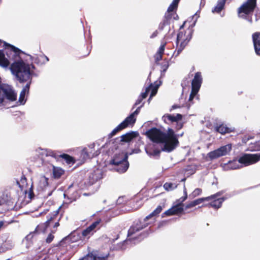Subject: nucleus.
Segmentation results:
<instances>
[{
  "label": "nucleus",
  "mask_w": 260,
  "mask_h": 260,
  "mask_svg": "<svg viewBox=\"0 0 260 260\" xmlns=\"http://www.w3.org/2000/svg\"><path fill=\"white\" fill-rule=\"evenodd\" d=\"M4 46L5 47V52L0 50V66L4 68H8L10 63L9 59L14 60L9 68L12 74L20 83L26 82L20 93L18 100L20 105H24L26 102L25 96L29 92L32 77L34 74L31 68L34 69L35 66L25 62L22 59L18 60L21 52L19 48L5 42H4Z\"/></svg>",
  "instance_id": "nucleus-1"
},
{
  "label": "nucleus",
  "mask_w": 260,
  "mask_h": 260,
  "mask_svg": "<svg viewBox=\"0 0 260 260\" xmlns=\"http://www.w3.org/2000/svg\"><path fill=\"white\" fill-rule=\"evenodd\" d=\"M147 137L153 142L164 144L162 151L170 152L172 151L178 145L177 136L171 128L167 133H164L155 127L151 128L146 132Z\"/></svg>",
  "instance_id": "nucleus-2"
},
{
  "label": "nucleus",
  "mask_w": 260,
  "mask_h": 260,
  "mask_svg": "<svg viewBox=\"0 0 260 260\" xmlns=\"http://www.w3.org/2000/svg\"><path fill=\"white\" fill-rule=\"evenodd\" d=\"M260 160V154H244L241 156L238 160L229 161L224 164L223 166V170L225 171L229 170H235L242 167L243 165L247 166L255 164Z\"/></svg>",
  "instance_id": "nucleus-3"
},
{
  "label": "nucleus",
  "mask_w": 260,
  "mask_h": 260,
  "mask_svg": "<svg viewBox=\"0 0 260 260\" xmlns=\"http://www.w3.org/2000/svg\"><path fill=\"white\" fill-rule=\"evenodd\" d=\"M162 210L161 206H158L151 214L144 219L143 221L140 220L134 222L128 231V237L132 236L136 233L147 227L148 225L153 223L155 221V216L158 215Z\"/></svg>",
  "instance_id": "nucleus-4"
},
{
  "label": "nucleus",
  "mask_w": 260,
  "mask_h": 260,
  "mask_svg": "<svg viewBox=\"0 0 260 260\" xmlns=\"http://www.w3.org/2000/svg\"><path fill=\"white\" fill-rule=\"evenodd\" d=\"M256 5V0H247L238 8V13L240 18L246 20L250 23H252L251 17L249 15L253 12Z\"/></svg>",
  "instance_id": "nucleus-5"
},
{
  "label": "nucleus",
  "mask_w": 260,
  "mask_h": 260,
  "mask_svg": "<svg viewBox=\"0 0 260 260\" xmlns=\"http://www.w3.org/2000/svg\"><path fill=\"white\" fill-rule=\"evenodd\" d=\"M128 156L126 154H120L118 156H115L110 160V164L114 166L117 165H122V168H118L117 172L123 173L126 171L129 167V163L127 161Z\"/></svg>",
  "instance_id": "nucleus-6"
},
{
  "label": "nucleus",
  "mask_w": 260,
  "mask_h": 260,
  "mask_svg": "<svg viewBox=\"0 0 260 260\" xmlns=\"http://www.w3.org/2000/svg\"><path fill=\"white\" fill-rule=\"evenodd\" d=\"M16 97V94L10 86L0 87V105L3 104L5 99L14 101Z\"/></svg>",
  "instance_id": "nucleus-7"
},
{
  "label": "nucleus",
  "mask_w": 260,
  "mask_h": 260,
  "mask_svg": "<svg viewBox=\"0 0 260 260\" xmlns=\"http://www.w3.org/2000/svg\"><path fill=\"white\" fill-rule=\"evenodd\" d=\"M109 256L108 252H104L96 250L88 253L80 260H108Z\"/></svg>",
  "instance_id": "nucleus-8"
},
{
  "label": "nucleus",
  "mask_w": 260,
  "mask_h": 260,
  "mask_svg": "<svg viewBox=\"0 0 260 260\" xmlns=\"http://www.w3.org/2000/svg\"><path fill=\"white\" fill-rule=\"evenodd\" d=\"M232 149V145L228 144L210 152L208 156L211 159L217 158L220 156L228 154Z\"/></svg>",
  "instance_id": "nucleus-9"
},
{
  "label": "nucleus",
  "mask_w": 260,
  "mask_h": 260,
  "mask_svg": "<svg viewBox=\"0 0 260 260\" xmlns=\"http://www.w3.org/2000/svg\"><path fill=\"white\" fill-rule=\"evenodd\" d=\"M94 144H91L88 148H85L81 152V155L84 159L91 158L96 156L100 153V150L94 151Z\"/></svg>",
  "instance_id": "nucleus-10"
},
{
  "label": "nucleus",
  "mask_w": 260,
  "mask_h": 260,
  "mask_svg": "<svg viewBox=\"0 0 260 260\" xmlns=\"http://www.w3.org/2000/svg\"><path fill=\"white\" fill-rule=\"evenodd\" d=\"M202 83V77L200 72L195 74L191 82V90L194 92H198Z\"/></svg>",
  "instance_id": "nucleus-11"
},
{
  "label": "nucleus",
  "mask_w": 260,
  "mask_h": 260,
  "mask_svg": "<svg viewBox=\"0 0 260 260\" xmlns=\"http://www.w3.org/2000/svg\"><path fill=\"white\" fill-rule=\"evenodd\" d=\"M100 222L101 219L98 220L93 222L87 228L83 230L81 233L82 236L84 237H89L91 235H92L93 234L95 229L99 224Z\"/></svg>",
  "instance_id": "nucleus-12"
},
{
  "label": "nucleus",
  "mask_w": 260,
  "mask_h": 260,
  "mask_svg": "<svg viewBox=\"0 0 260 260\" xmlns=\"http://www.w3.org/2000/svg\"><path fill=\"white\" fill-rule=\"evenodd\" d=\"M182 118V115L180 114H177L176 115L167 114L164 115L162 119L166 123H172L174 122H178Z\"/></svg>",
  "instance_id": "nucleus-13"
},
{
  "label": "nucleus",
  "mask_w": 260,
  "mask_h": 260,
  "mask_svg": "<svg viewBox=\"0 0 260 260\" xmlns=\"http://www.w3.org/2000/svg\"><path fill=\"white\" fill-rule=\"evenodd\" d=\"M184 210V208L181 205L179 204H176L172 208L166 211L164 213L167 216H171L173 215L178 214L182 213Z\"/></svg>",
  "instance_id": "nucleus-14"
},
{
  "label": "nucleus",
  "mask_w": 260,
  "mask_h": 260,
  "mask_svg": "<svg viewBox=\"0 0 260 260\" xmlns=\"http://www.w3.org/2000/svg\"><path fill=\"white\" fill-rule=\"evenodd\" d=\"M103 178V172L100 169L93 171L89 176V183L91 184Z\"/></svg>",
  "instance_id": "nucleus-15"
},
{
  "label": "nucleus",
  "mask_w": 260,
  "mask_h": 260,
  "mask_svg": "<svg viewBox=\"0 0 260 260\" xmlns=\"http://www.w3.org/2000/svg\"><path fill=\"white\" fill-rule=\"evenodd\" d=\"M252 39L255 53L260 55V33L255 32L252 35Z\"/></svg>",
  "instance_id": "nucleus-16"
},
{
  "label": "nucleus",
  "mask_w": 260,
  "mask_h": 260,
  "mask_svg": "<svg viewBox=\"0 0 260 260\" xmlns=\"http://www.w3.org/2000/svg\"><path fill=\"white\" fill-rule=\"evenodd\" d=\"M143 104L141 106L138 107L137 109L132 113H131L128 117H127L125 119L126 121L130 124L133 125L136 121V116L138 115L140 112V109L143 106Z\"/></svg>",
  "instance_id": "nucleus-17"
},
{
  "label": "nucleus",
  "mask_w": 260,
  "mask_h": 260,
  "mask_svg": "<svg viewBox=\"0 0 260 260\" xmlns=\"http://www.w3.org/2000/svg\"><path fill=\"white\" fill-rule=\"evenodd\" d=\"M48 178L43 176L40 179L37 189L40 191L45 190L48 185Z\"/></svg>",
  "instance_id": "nucleus-18"
},
{
  "label": "nucleus",
  "mask_w": 260,
  "mask_h": 260,
  "mask_svg": "<svg viewBox=\"0 0 260 260\" xmlns=\"http://www.w3.org/2000/svg\"><path fill=\"white\" fill-rule=\"evenodd\" d=\"M219 192L220 193V194L219 196H216L214 199H213L214 201L209 204V206H210L215 209H218L221 206L222 202L224 201L225 199L224 198H218L217 199H216L217 197H219L221 194V192Z\"/></svg>",
  "instance_id": "nucleus-19"
},
{
  "label": "nucleus",
  "mask_w": 260,
  "mask_h": 260,
  "mask_svg": "<svg viewBox=\"0 0 260 260\" xmlns=\"http://www.w3.org/2000/svg\"><path fill=\"white\" fill-rule=\"evenodd\" d=\"M138 135V133L135 132H131V133H126L121 136V141L128 142L134 138H136Z\"/></svg>",
  "instance_id": "nucleus-20"
},
{
  "label": "nucleus",
  "mask_w": 260,
  "mask_h": 260,
  "mask_svg": "<svg viewBox=\"0 0 260 260\" xmlns=\"http://www.w3.org/2000/svg\"><path fill=\"white\" fill-rule=\"evenodd\" d=\"M51 170H52L53 176L54 178L58 179L63 174L64 171L60 167H55L54 165H50Z\"/></svg>",
  "instance_id": "nucleus-21"
},
{
  "label": "nucleus",
  "mask_w": 260,
  "mask_h": 260,
  "mask_svg": "<svg viewBox=\"0 0 260 260\" xmlns=\"http://www.w3.org/2000/svg\"><path fill=\"white\" fill-rule=\"evenodd\" d=\"M228 0H218L216 6L212 9V12L219 13L223 9Z\"/></svg>",
  "instance_id": "nucleus-22"
},
{
  "label": "nucleus",
  "mask_w": 260,
  "mask_h": 260,
  "mask_svg": "<svg viewBox=\"0 0 260 260\" xmlns=\"http://www.w3.org/2000/svg\"><path fill=\"white\" fill-rule=\"evenodd\" d=\"M130 125L125 119H124L121 123H120L116 127H115L110 133L111 136L115 135L118 132L126 128Z\"/></svg>",
  "instance_id": "nucleus-23"
},
{
  "label": "nucleus",
  "mask_w": 260,
  "mask_h": 260,
  "mask_svg": "<svg viewBox=\"0 0 260 260\" xmlns=\"http://www.w3.org/2000/svg\"><path fill=\"white\" fill-rule=\"evenodd\" d=\"M32 59L35 63L40 65L44 64L49 61L48 57L45 55H41L36 57H34Z\"/></svg>",
  "instance_id": "nucleus-24"
},
{
  "label": "nucleus",
  "mask_w": 260,
  "mask_h": 260,
  "mask_svg": "<svg viewBox=\"0 0 260 260\" xmlns=\"http://www.w3.org/2000/svg\"><path fill=\"white\" fill-rule=\"evenodd\" d=\"M215 128V131L216 132H217L221 134L228 133L232 131L230 127H227L226 125H224L223 124H221L219 125H217Z\"/></svg>",
  "instance_id": "nucleus-25"
},
{
  "label": "nucleus",
  "mask_w": 260,
  "mask_h": 260,
  "mask_svg": "<svg viewBox=\"0 0 260 260\" xmlns=\"http://www.w3.org/2000/svg\"><path fill=\"white\" fill-rule=\"evenodd\" d=\"M220 194V192H217V193L212 195L211 196L206 197V198H202L194 200L196 206L202 203L204 201H208L211 200V199H214L216 196H219Z\"/></svg>",
  "instance_id": "nucleus-26"
},
{
  "label": "nucleus",
  "mask_w": 260,
  "mask_h": 260,
  "mask_svg": "<svg viewBox=\"0 0 260 260\" xmlns=\"http://www.w3.org/2000/svg\"><path fill=\"white\" fill-rule=\"evenodd\" d=\"M59 156L62 158L69 165H73L74 163L73 157L67 154H60Z\"/></svg>",
  "instance_id": "nucleus-27"
},
{
  "label": "nucleus",
  "mask_w": 260,
  "mask_h": 260,
  "mask_svg": "<svg viewBox=\"0 0 260 260\" xmlns=\"http://www.w3.org/2000/svg\"><path fill=\"white\" fill-rule=\"evenodd\" d=\"M10 199V197L8 194L3 193L0 196V206L7 204L9 201Z\"/></svg>",
  "instance_id": "nucleus-28"
},
{
  "label": "nucleus",
  "mask_w": 260,
  "mask_h": 260,
  "mask_svg": "<svg viewBox=\"0 0 260 260\" xmlns=\"http://www.w3.org/2000/svg\"><path fill=\"white\" fill-rule=\"evenodd\" d=\"M164 187L167 191H171L177 187V185L171 182H166L164 184Z\"/></svg>",
  "instance_id": "nucleus-29"
},
{
  "label": "nucleus",
  "mask_w": 260,
  "mask_h": 260,
  "mask_svg": "<svg viewBox=\"0 0 260 260\" xmlns=\"http://www.w3.org/2000/svg\"><path fill=\"white\" fill-rule=\"evenodd\" d=\"M202 192V190L201 188H197L195 189L189 195V198L191 199H192L197 196L201 194Z\"/></svg>",
  "instance_id": "nucleus-30"
},
{
  "label": "nucleus",
  "mask_w": 260,
  "mask_h": 260,
  "mask_svg": "<svg viewBox=\"0 0 260 260\" xmlns=\"http://www.w3.org/2000/svg\"><path fill=\"white\" fill-rule=\"evenodd\" d=\"M170 64L169 63V61L167 60H165L161 64V76H164L165 72L169 68Z\"/></svg>",
  "instance_id": "nucleus-31"
},
{
  "label": "nucleus",
  "mask_w": 260,
  "mask_h": 260,
  "mask_svg": "<svg viewBox=\"0 0 260 260\" xmlns=\"http://www.w3.org/2000/svg\"><path fill=\"white\" fill-rule=\"evenodd\" d=\"M159 86V84H156L155 86H154L152 84V87L150 88L151 93H150V97L148 99L149 101L151 100V99L153 96H154L156 94Z\"/></svg>",
  "instance_id": "nucleus-32"
},
{
  "label": "nucleus",
  "mask_w": 260,
  "mask_h": 260,
  "mask_svg": "<svg viewBox=\"0 0 260 260\" xmlns=\"http://www.w3.org/2000/svg\"><path fill=\"white\" fill-rule=\"evenodd\" d=\"M183 192L184 196L182 197L176 201L177 204H179L180 205H181L182 206H183V202H184L187 198V193L185 187H184Z\"/></svg>",
  "instance_id": "nucleus-33"
},
{
  "label": "nucleus",
  "mask_w": 260,
  "mask_h": 260,
  "mask_svg": "<svg viewBox=\"0 0 260 260\" xmlns=\"http://www.w3.org/2000/svg\"><path fill=\"white\" fill-rule=\"evenodd\" d=\"M146 153L150 156H159V153L160 152V150H154L153 151H150L148 149H146Z\"/></svg>",
  "instance_id": "nucleus-34"
},
{
  "label": "nucleus",
  "mask_w": 260,
  "mask_h": 260,
  "mask_svg": "<svg viewBox=\"0 0 260 260\" xmlns=\"http://www.w3.org/2000/svg\"><path fill=\"white\" fill-rule=\"evenodd\" d=\"M152 87V84L151 83L148 87H147L146 88L145 91L144 92H143L141 93L140 97H141V98H142V99H145L147 96L148 93L150 91V88Z\"/></svg>",
  "instance_id": "nucleus-35"
},
{
  "label": "nucleus",
  "mask_w": 260,
  "mask_h": 260,
  "mask_svg": "<svg viewBox=\"0 0 260 260\" xmlns=\"http://www.w3.org/2000/svg\"><path fill=\"white\" fill-rule=\"evenodd\" d=\"M57 214H58V212L56 211V212L52 213V214L49 215V216H47L48 220L46 221V223H45L46 224V226H49L50 221L52 220H53L55 216H57Z\"/></svg>",
  "instance_id": "nucleus-36"
},
{
  "label": "nucleus",
  "mask_w": 260,
  "mask_h": 260,
  "mask_svg": "<svg viewBox=\"0 0 260 260\" xmlns=\"http://www.w3.org/2000/svg\"><path fill=\"white\" fill-rule=\"evenodd\" d=\"M177 6L178 5L176 4L175 3L172 2V3L171 4L170 6L168 8V12L170 13L173 12L175 9L177 8Z\"/></svg>",
  "instance_id": "nucleus-37"
},
{
  "label": "nucleus",
  "mask_w": 260,
  "mask_h": 260,
  "mask_svg": "<svg viewBox=\"0 0 260 260\" xmlns=\"http://www.w3.org/2000/svg\"><path fill=\"white\" fill-rule=\"evenodd\" d=\"M190 38H191V37H190V38L188 39H186L185 40H183V41H181L179 46L181 47H182L184 49L185 48V47L187 45L188 43L189 42Z\"/></svg>",
  "instance_id": "nucleus-38"
},
{
  "label": "nucleus",
  "mask_w": 260,
  "mask_h": 260,
  "mask_svg": "<svg viewBox=\"0 0 260 260\" xmlns=\"http://www.w3.org/2000/svg\"><path fill=\"white\" fill-rule=\"evenodd\" d=\"M168 24L167 20H164L162 22L159 24V29L160 30H162L164 27Z\"/></svg>",
  "instance_id": "nucleus-39"
},
{
  "label": "nucleus",
  "mask_w": 260,
  "mask_h": 260,
  "mask_svg": "<svg viewBox=\"0 0 260 260\" xmlns=\"http://www.w3.org/2000/svg\"><path fill=\"white\" fill-rule=\"evenodd\" d=\"M194 206H196V205H195V203H194V201H191L189 203H188V204L186 205V206L185 207V209H187L193 207Z\"/></svg>",
  "instance_id": "nucleus-40"
},
{
  "label": "nucleus",
  "mask_w": 260,
  "mask_h": 260,
  "mask_svg": "<svg viewBox=\"0 0 260 260\" xmlns=\"http://www.w3.org/2000/svg\"><path fill=\"white\" fill-rule=\"evenodd\" d=\"M165 44H163V45H161L160 46L159 50H158V52H157V53L160 54L162 55V54L164 53V52L165 50Z\"/></svg>",
  "instance_id": "nucleus-41"
},
{
  "label": "nucleus",
  "mask_w": 260,
  "mask_h": 260,
  "mask_svg": "<svg viewBox=\"0 0 260 260\" xmlns=\"http://www.w3.org/2000/svg\"><path fill=\"white\" fill-rule=\"evenodd\" d=\"M197 93H198V92H193V90H191V93L189 95V100H188L189 102L191 101L193 99L194 96L197 95Z\"/></svg>",
  "instance_id": "nucleus-42"
},
{
  "label": "nucleus",
  "mask_w": 260,
  "mask_h": 260,
  "mask_svg": "<svg viewBox=\"0 0 260 260\" xmlns=\"http://www.w3.org/2000/svg\"><path fill=\"white\" fill-rule=\"evenodd\" d=\"M53 238H54V236L52 234H50L48 236L47 238H46V242L48 243H50L51 242H52Z\"/></svg>",
  "instance_id": "nucleus-43"
},
{
  "label": "nucleus",
  "mask_w": 260,
  "mask_h": 260,
  "mask_svg": "<svg viewBox=\"0 0 260 260\" xmlns=\"http://www.w3.org/2000/svg\"><path fill=\"white\" fill-rule=\"evenodd\" d=\"M200 13V11L197 12L195 14L192 16V18L193 19H195V20H194V22L193 23V25H195L196 24V22H197V19L198 18L200 17V15H199V13Z\"/></svg>",
  "instance_id": "nucleus-44"
},
{
  "label": "nucleus",
  "mask_w": 260,
  "mask_h": 260,
  "mask_svg": "<svg viewBox=\"0 0 260 260\" xmlns=\"http://www.w3.org/2000/svg\"><path fill=\"white\" fill-rule=\"evenodd\" d=\"M161 59L162 55L160 54L156 53V54L155 56V62H157V61L160 60Z\"/></svg>",
  "instance_id": "nucleus-45"
},
{
  "label": "nucleus",
  "mask_w": 260,
  "mask_h": 260,
  "mask_svg": "<svg viewBox=\"0 0 260 260\" xmlns=\"http://www.w3.org/2000/svg\"><path fill=\"white\" fill-rule=\"evenodd\" d=\"M183 35V33L182 32H179L178 34L177 37V44L179 43V42H180V39L182 37Z\"/></svg>",
  "instance_id": "nucleus-46"
},
{
  "label": "nucleus",
  "mask_w": 260,
  "mask_h": 260,
  "mask_svg": "<svg viewBox=\"0 0 260 260\" xmlns=\"http://www.w3.org/2000/svg\"><path fill=\"white\" fill-rule=\"evenodd\" d=\"M142 100H143V99H142V98H141V97H140V96H139V98L138 99V100L136 101V103H135V105H134L133 108H134L135 106H136L137 105H139V104L142 102Z\"/></svg>",
  "instance_id": "nucleus-47"
},
{
  "label": "nucleus",
  "mask_w": 260,
  "mask_h": 260,
  "mask_svg": "<svg viewBox=\"0 0 260 260\" xmlns=\"http://www.w3.org/2000/svg\"><path fill=\"white\" fill-rule=\"evenodd\" d=\"M124 202V199L123 197H119L116 202L117 204H121Z\"/></svg>",
  "instance_id": "nucleus-48"
},
{
  "label": "nucleus",
  "mask_w": 260,
  "mask_h": 260,
  "mask_svg": "<svg viewBox=\"0 0 260 260\" xmlns=\"http://www.w3.org/2000/svg\"><path fill=\"white\" fill-rule=\"evenodd\" d=\"M136 239V238H133V239H126V240L123 241V244H128L129 242L131 243L133 241H135Z\"/></svg>",
  "instance_id": "nucleus-49"
},
{
  "label": "nucleus",
  "mask_w": 260,
  "mask_h": 260,
  "mask_svg": "<svg viewBox=\"0 0 260 260\" xmlns=\"http://www.w3.org/2000/svg\"><path fill=\"white\" fill-rule=\"evenodd\" d=\"M177 123V126H176V127L177 129H179L180 128H181L183 126V123L180 122H179L178 121V122H176Z\"/></svg>",
  "instance_id": "nucleus-50"
},
{
  "label": "nucleus",
  "mask_w": 260,
  "mask_h": 260,
  "mask_svg": "<svg viewBox=\"0 0 260 260\" xmlns=\"http://www.w3.org/2000/svg\"><path fill=\"white\" fill-rule=\"evenodd\" d=\"M48 155L54 157L55 158H56V153L53 151H49Z\"/></svg>",
  "instance_id": "nucleus-51"
},
{
  "label": "nucleus",
  "mask_w": 260,
  "mask_h": 260,
  "mask_svg": "<svg viewBox=\"0 0 260 260\" xmlns=\"http://www.w3.org/2000/svg\"><path fill=\"white\" fill-rule=\"evenodd\" d=\"M158 35V31L157 30H155L154 32L152 33V34L151 35L150 38H154L155 37H156Z\"/></svg>",
  "instance_id": "nucleus-52"
},
{
  "label": "nucleus",
  "mask_w": 260,
  "mask_h": 260,
  "mask_svg": "<svg viewBox=\"0 0 260 260\" xmlns=\"http://www.w3.org/2000/svg\"><path fill=\"white\" fill-rule=\"evenodd\" d=\"M183 49H184L182 47L179 46L178 48L177 51V55L179 54Z\"/></svg>",
  "instance_id": "nucleus-53"
},
{
  "label": "nucleus",
  "mask_w": 260,
  "mask_h": 260,
  "mask_svg": "<svg viewBox=\"0 0 260 260\" xmlns=\"http://www.w3.org/2000/svg\"><path fill=\"white\" fill-rule=\"evenodd\" d=\"M118 168H122V165H116L115 166V170L117 172V169Z\"/></svg>",
  "instance_id": "nucleus-54"
},
{
  "label": "nucleus",
  "mask_w": 260,
  "mask_h": 260,
  "mask_svg": "<svg viewBox=\"0 0 260 260\" xmlns=\"http://www.w3.org/2000/svg\"><path fill=\"white\" fill-rule=\"evenodd\" d=\"M59 222L57 221L55 223V224L54 225V228H57L59 226Z\"/></svg>",
  "instance_id": "nucleus-55"
},
{
  "label": "nucleus",
  "mask_w": 260,
  "mask_h": 260,
  "mask_svg": "<svg viewBox=\"0 0 260 260\" xmlns=\"http://www.w3.org/2000/svg\"><path fill=\"white\" fill-rule=\"evenodd\" d=\"M4 222L3 221H0V229L4 225Z\"/></svg>",
  "instance_id": "nucleus-56"
},
{
  "label": "nucleus",
  "mask_w": 260,
  "mask_h": 260,
  "mask_svg": "<svg viewBox=\"0 0 260 260\" xmlns=\"http://www.w3.org/2000/svg\"><path fill=\"white\" fill-rule=\"evenodd\" d=\"M179 106H177V105H173L172 107V108L171 109V110H172V109H175L177 108H178Z\"/></svg>",
  "instance_id": "nucleus-57"
},
{
  "label": "nucleus",
  "mask_w": 260,
  "mask_h": 260,
  "mask_svg": "<svg viewBox=\"0 0 260 260\" xmlns=\"http://www.w3.org/2000/svg\"><path fill=\"white\" fill-rule=\"evenodd\" d=\"M180 0H173V2L178 5Z\"/></svg>",
  "instance_id": "nucleus-58"
},
{
  "label": "nucleus",
  "mask_w": 260,
  "mask_h": 260,
  "mask_svg": "<svg viewBox=\"0 0 260 260\" xmlns=\"http://www.w3.org/2000/svg\"><path fill=\"white\" fill-rule=\"evenodd\" d=\"M248 138H243L242 141H243V142L246 143L247 141H248Z\"/></svg>",
  "instance_id": "nucleus-59"
},
{
  "label": "nucleus",
  "mask_w": 260,
  "mask_h": 260,
  "mask_svg": "<svg viewBox=\"0 0 260 260\" xmlns=\"http://www.w3.org/2000/svg\"><path fill=\"white\" fill-rule=\"evenodd\" d=\"M31 191H32V186L30 188V193H29V196L30 197H31ZM30 198H31V197H30Z\"/></svg>",
  "instance_id": "nucleus-60"
},
{
  "label": "nucleus",
  "mask_w": 260,
  "mask_h": 260,
  "mask_svg": "<svg viewBox=\"0 0 260 260\" xmlns=\"http://www.w3.org/2000/svg\"><path fill=\"white\" fill-rule=\"evenodd\" d=\"M185 23V22H184V23L180 26V29H182L183 28Z\"/></svg>",
  "instance_id": "nucleus-61"
},
{
  "label": "nucleus",
  "mask_w": 260,
  "mask_h": 260,
  "mask_svg": "<svg viewBox=\"0 0 260 260\" xmlns=\"http://www.w3.org/2000/svg\"><path fill=\"white\" fill-rule=\"evenodd\" d=\"M183 133H182L180 134V136H183Z\"/></svg>",
  "instance_id": "nucleus-62"
},
{
  "label": "nucleus",
  "mask_w": 260,
  "mask_h": 260,
  "mask_svg": "<svg viewBox=\"0 0 260 260\" xmlns=\"http://www.w3.org/2000/svg\"><path fill=\"white\" fill-rule=\"evenodd\" d=\"M51 194V192L48 193V196H50Z\"/></svg>",
  "instance_id": "nucleus-63"
},
{
  "label": "nucleus",
  "mask_w": 260,
  "mask_h": 260,
  "mask_svg": "<svg viewBox=\"0 0 260 260\" xmlns=\"http://www.w3.org/2000/svg\"><path fill=\"white\" fill-rule=\"evenodd\" d=\"M30 236V235L27 236V238H28Z\"/></svg>",
  "instance_id": "nucleus-64"
}]
</instances>
